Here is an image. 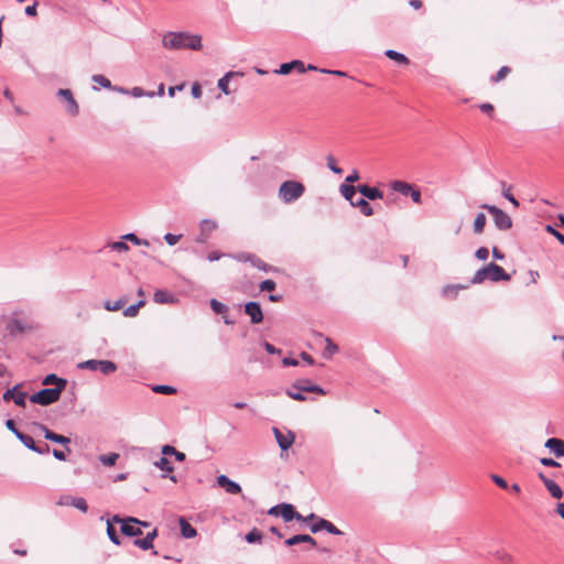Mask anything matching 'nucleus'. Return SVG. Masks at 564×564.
<instances>
[{"instance_id": "f704fd0d", "label": "nucleus", "mask_w": 564, "mask_h": 564, "mask_svg": "<svg viewBox=\"0 0 564 564\" xmlns=\"http://www.w3.org/2000/svg\"><path fill=\"white\" fill-rule=\"evenodd\" d=\"M145 305V301L141 299L138 303L132 304L123 310V315L126 317H134L138 315L139 310Z\"/></svg>"}, {"instance_id": "7ed1b4c3", "label": "nucleus", "mask_w": 564, "mask_h": 564, "mask_svg": "<svg viewBox=\"0 0 564 564\" xmlns=\"http://www.w3.org/2000/svg\"><path fill=\"white\" fill-rule=\"evenodd\" d=\"M305 192V186L297 181H285L279 187V197L284 204L297 200Z\"/></svg>"}, {"instance_id": "bf43d9fd", "label": "nucleus", "mask_w": 564, "mask_h": 564, "mask_svg": "<svg viewBox=\"0 0 564 564\" xmlns=\"http://www.w3.org/2000/svg\"><path fill=\"white\" fill-rule=\"evenodd\" d=\"M359 178H360L359 172L357 170H352L351 173L346 176L344 184L352 185Z\"/></svg>"}, {"instance_id": "c03bdc74", "label": "nucleus", "mask_w": 564, "mask_h": 564, "mask_svg": "<svg viewBox=\"0 0 564 564\" xmlns=\"http://www.w3.org/2000/svg\"><path fill=\"white\" fill-rule=\"evenodd\" d=\"M209 305H210V308L216 314H226L228 312V306L225 305L224 303L217 301L216 299H212L209 302Z\"/></svg>"}, {"instance_id": "5701e85b", "label": "nucleus", "mask_w": 564, "mask_h": 564, "mask_svg": "<svg viewBox=\"0 0 564 564\" xmlns=\"http://www.w3.org/2000/svg\"><path fill=\"white\" fill-rule=\"evenodd\" d=\"M350 205L352 207L359 208L360 213L364 216L370 217L375 214L372 206L362 195L359 198H355V200Z\"/></svg>"}, {"instance_id": "a878e982", "label": "nucleus", "mask_w": 564, "mask_h": 564, "mask_svg": "<svg viewBox=\"0 0 564 564\" xmlns=\"http://www.w3.org/2000/svg\"><path fill=\"white\" fill-rule=\"evenodd\" d=\"M42 383L44 386L53 384L54 388H61V391H63L66 388L67 380L56 376L55 373H50L43 379Z\"/></svg>"}, {"instance_id": "393cba45", "label": "nucleus", "mask_w": 564, "mask_h": 564, "mask_svg": "<svg viewBox=\"0 0 564 564\" xmlns=\"http://www.w3.org/2000/svg\"><path fill=\"white\" fill-rule=\"evenodd\" d=\"M153 301L159 304H174L177 299L164 290H156L153 294Z\"/></svg>"}, {"instance_id": "69168bd1", "label": "nucleus", "mask_w": 564, "mask_h": 564, "mask_svg": "<svg viewBox=\"0 0 564 564\" xmlns=\"http://www.w3.org/2000/svg\"><path fill=\"white\" fill-rule=\"evenodd\" d=\"M409 195L411 196V198L414 203H416V204L422 203L421 192L417 188L412 186V191H410Z\"/></svg>"}, {"instance_id": "8fccbe9b", "label": "nucleus", "mask_w": 564, "mask_h": 564, "mask_svg": "<svg viewBox=\"0 0 564 564\" xmlns=\"http://www.w3.org/2000/svg\"><path fill=\"white\" fill-rule=\"evenodd\" d=\"M326 161H327V166H328V169H329L333 173L338 174V175L343 173V169H341V167H339V166L336 164V160L334 159V156H333V155H328V156L326 158Z\"/></svg>"}, {"instance_id": "1a4fd4ad", "label": "nucleus", "mask_w": 564, "mask_h": 564, "mask_svg": "<svg viewBox=\"0 0 564 564\" xmlns=\"http://www.w3.org/2000/svg\"><path fill=\"white\" fill-rule=\"evenodd\" d=\"M245 313L250 317L252 324H259L263 321L262 308L258 302H247L245 304Z\"/></svg>"}, {"instance_id": "cd10ccee", "label": "nucleus", "mask_w": 564, "mask_h": 564, "mask_svg": "<svg viewBox=\"0 0 564 564\" xmlns=\"http://www.w3.org/2000/svg\"><path fill=\"white\" fill-rule=\"evenodd\" d=\"M180 528L181 534L185 539H192L197 534L196 529L191 523H188L184 518H180Z\"/></svg>"}, {"instance_id": "49530a36", "label": "nucleus", "mask_w": 564, "mask_h": 564, "mask_svg": "<svg viewBox=\"0 0 564 564\" xmlns=\"http://www.w3.org/2000/svg\"><path fill=\"white\" fill-rule=\"evenodd\" d=\"M133 545L143 551L153 549V543L147 536H144L142 539H135L133 541Z\"/></svg>"}, {"instance_id": "72a5a7b5", "label": "nucleus", "mask_w": 564, "mask_h": 564, "mask_svg": "<svg viewBox=\"0 0 564 564\" xmlns=\"http://www.w3.org/2000/svg\"><path fill=\"white\" fill-rule=\"evenodd\" d=\"M545 488L553 498L561 499L563 497L562 488L554 480L545 481Z\"/></svg>"}, {"instance_id": "20e7f679", "label": "nucleus", "mask_w": 564, "mask_h": 564, "mask_svg": "<svg viewBox=\"0 0 564 564\" xmlns=\"http://www.w3.org/2000/svg\"><path fill=\"white\" fill-rule=\"evenodd\" d=\"M480 208L486 209L492 216L497 229L506 231L512 227L511 217L501 208L489 204H482Z\"/></svg>"}, {"instance_id": "473e14b6", "label": "nucleus", "mask_w": 564, "mask_h": 564, "mask_svg": "<svg viewBox=\"0 0 564 564\" xmlns=\"http://www.w3.org/2000/svg\"><path fill=\"white\" fill-rule=\"evenodd\" d=\"M325 343H326V346H325V349L323 351V357L326 358V359H329L332 358L335 354L338 352L339 348L338 346L333 343V340L328 337L325 338Z\"/></svg>"}, {"instance_id": "6e6552de", "label": "nucleus", "mask_w": 564, "mask_h": 564, "mask_svg": "<svg viewBox=\"0 0 564 564\" xmlns=\"http://www.w3.org/2000/svg\"><path fill=\"white\" fill-rule=\"evenodd\" d=\"M141 520L128 517L124 519V522L120 527V531L123 535L127 536H139L142 534V530L140 528Z\"/></svg>"}, {"instance_id": "c85d7f7f", "label": "nucleus", "mask_w": 564, "mask_h": 564, "mask_svg": "<svg viewBox=\"0 0 564 564\" xmlns=\"http://www.w3.org/2000/svg\"><path fill=\"white\" fill-rule=\"evenodd\" d=\"M486 215L484 213H478L474 219L473 231L475 235H481L484 232L486 226Z\"/></svg>"}, {"instance_id": "412c9836", "label": "nucleus", "mask_w": 564, "mask_h": 564, "mask_svg": "<svg viewBox=\"0 0 564 564\" xmlns=\"http://www.w3.org/2000/svg\"><path fill=\"white\" fill-rule=\"evenodd\" d=\"M300 543H307L312 546H316V540L310 534H296L284 541V544L288 546L297 545Z\"/></svg>"}, {"instance_id": "f257e3e1", "label": "nucleus", "mask_w": 564, "mask_h": 564, "mask_svg": "<svg viewBox=\"0 0 564 564\" xmlns=\"http://www.w3.org/2000/svg\"><path fill=\"white\" fill-rule=\"evenodd\" d=\"M162 45L167 50L199 51L203 47L202 36L188 32H166L162 37Z\"/></svg>"}, {"instance_id": "c756f323", "label": "nucleus", "mask_w": 564, "mask_h": 564, "mask_svg": "<svg viewBox=\"0 0 564 564\" xmlns=\"http://www.w3.org/2000/svg\"><path fill=\"white\" fill-rule=\"evenodd\" d=\"M238 73L228 72L221 78L218 79V88L225 94L229 95L231 91L229 89V79L234 76H238Z\"/></svg>"}, {"instance_id": "f8f14e48", "label": "nucleus", "mask_w": 564, "mask_h": 564, "mask_svg": "<svg viewBox=\"0 0 564 564\" xmlns=\"http://www.w3.org/2000/svg\"><path fill=\"white\" fill-rule=\"evenodd\" d=\"M273 434L279 447L282 451H288L294 443L295 435L291 431H289L286 434H283L278 427H273Z\"/></svg>"}, {"instance_id": "a19ab883", "label": "nucleus", "mask_w": 564, "mask_h": 564, "mask_svg": "<svg viewBox=\"0 0 564 564\" xmlns=\"http://www.w3.org/2000/svg\"><path fill=\"white\" fill-rule=\"evenodd\" d=\"M154 465L160 468L162 471L165 473H172L173 471V465L172 463L165 457L161 456L158 462L154 463Z\"/></svg>"}, {"instance_id": "b1692460", "label": "nucleus", "mask_w": 564, "mask_h": 564, "mask_svg": "<svg viewBox=\"0 0 564 564\" xmlns=\"http://www.w3.org/2000/svg\"><path fill=\"white\" fill-rule=\"evenodd\" d=\"M241 260L250 262L253 267L258 268L259 270H262L264 272H268L271 267L267 264L264 261H262L259 257L252 253H243L240 256Z\"/></svg>"}, {"instance_id": "bb28decb", "label": "nucleus", "mask_w": 564, "mask_h": 564, "mask_svg": "<svg viewBox=\"0 0 564 564\" xmlns=\"http://www.w3.org/2000/svg\"><path fill=\"white\" fill-rule=\"evenodd\" d=\"M339 192L343 195V197L351 204L356 198V193L358 192V185H349V184H341L339 186Z\"/></svg>"}, {"instance_id": "f3484780", "label": "nucleus", "mask_w": 564, "mask_h": 564, "mask_svg": "<svg viewBox=\"0 0 564 564\" xmlns=\"http://www.w3.org/2000/svg\"><path fill=\"white\" fill-rule=\"evenodd\" d=\"M293 69L297 70L300 74H303L306 72V68H305V65L302 61L300 59H293L289 63H283L280 65V68L274 70L276 74H281V75H288L290 74Z\"/></svg>"}, {"instance_id": "a18cd8bd", "label": "nucleus", "mask_w": 564, "mask_h": 564, "mask_svg": "<svg viewBox=\"0 0 564 564\" xmlns=\"http://www.w3.org/2000/svg\"><path fill=\"white\" fill-rule=\"evenodd\" d=\"M119 458V454L117 453H110L108 455H101L99 457V460L105 465V466H113L117 460Z\"/></svg>"}, {"instance_id": "6ab92c4d", "label": "nucleus", "mask_w": 564, "mask_h": 564, "mask_svg": "<svg viewBox=\"0 0 564 564\" xmlns=\"http://www.w3.org/2000/svg\"><path fill=\"white\" fill-rule=\"evenodd\" d=\"M358 193H360L367 200L382 199L383 193L375 186L367 184H358Z\"/></svg>"}, {"instance_id": "3c124183", "label": "nucleus", "mask_w": 564, "mask_h": 564, "mask_svg": "<svg viewBox=\"0 0 564 564\" xmlns=\"http://www.w3.org/2000/svg\"><path fill=\"white\" fill-rule=\"evenodd\" d=\"M510 68L508 66H502L495 76L491 77L492 83H498L502 80L509 73Z\"/></svg>"}, {"instance_id": "09e8293b", "label": "nucleus", "mask_w": 564, "mask_h": 564, "mask_svg": "<svg viewBox=\"0 0 564 564\" xmlns=\"http://www.w3.org/2000/svg\"><path fill=\"white\" fill-rule=\"evenodd\" d=\"M91 79H93L94 83L100 85L104 88H108L109 89V88L112 87L111 86V82L107 77H105L104 75H94Z\"/></svg>"}, {"instance_id": "f03ea898", "label": "nucleus", "mask_w": 564, "mask_h": 564, "mask_svg": "<svg viewBox=\"0 0 564 564\" xmlns=\"http://www.w3.org/2000/svg\"><path fill=\"white\" fill-rule=\"evenodd\" d=\"M511 279L505 269L495 262H490L475 272L470 279L471 284H481L486 280L492 282L509 281Z\"/></svg>"}, {"instance_id": "603ef678", "label": "nucleus", "mask_w": 564, "mask_h": 564, "mask_svg": "<svg viewBox=\"0 0 564 564\" xmlns=\"http://www.w3.org/2000/svg\"><path fill=\"white\" fill-rule=\"evenodd\" d=\"M496 558L501 563V564H512L513 562V557L507 553V552H503V551H499L496 553Z\"/></svg>"}, {"instance_id": "2eb2a0df", "label": "nucleus", "mask_w": 564, "mask_h": 564, "mask_svg": "<svg viewBox=\"0 0 564 564\" xmlns=\"http://www.w3.org/2000/svg\"><path fill=\"white\" fill-rule=\"evenodd\" d=\"M217 485L230 495H238L241 492V486L228 478L226 475H219L217 477Z\"/></svg>"}, {"instance_id": "680f3d73", "label": "nucleus", "mask_w": 564, "mask_h": 564, "mask_svg": "<svg viewBox=\"0 0 564 564\" xmlns=\"http://www.w3.org/2000/svg\"><path fill=\"white\" fill-rule=\"evenodd\" d=\"M540 463H541L543 466H545V467H554V468H556V467H560V466H561V464H560L558 462H556V460H555V459H553V458H549V457H542V458L540 459Z\"/></svg>"}, {"instance_id": "13d9d810", "label": "nucleus", "mask_w": 564, "mask_h": 564, "mask_svg": "<svg viewBox=\"0 0 564 564\" xmlns=\"http://www.w3.org/2000/svg\"><path fill=\"white\" fill-rule=\"evenodd\" d=\"M491 480L501 489H509L508 482L499 475H491Z\"/></svg>"}, {"instance_id": "4d7b16f0", "label": "nucleus", "mask_w": 564, "mask_h": 564, "mask_svg": "<svg viewBox=\"0 0 564 564\" xmlns=\"http://www.w3.org/2000/svg\"><path fill=\"white\" fill-rule=\"evenodd\" d=\"M181 237H182L181 235H174V234L167 232L164 235V240L169 246H174L178 242Z\"/></svg>"}, {"instance_id": "864d4df0", "label": "nucleus", "mask_w": 564, "mask_h": 564, "mask_svg": "<svg viewBox=\"0 0 564 564\" xmlns=\"http://www.w3.org/2000/svg\"><path fill=\"white\" fill-rule=\"evenodd\" d=\"M466 288L467 286L462 285V284L446 285L443 289V293H444V295H447L449 292H452L453 296H456L458 290H463V289H466Z\"/></svg>"}, {"instance_id": "423d86ee", "label": "nucleus", "mask_w": 564, "mask_h": 564, "mask_svg": "<svg viewBox=\"0 0 564 564\" xmlns=\"http://www.w3.org/2000/svg\"><path fill=\"white\" fill-rule=\"evenodd\" d=\"M79 369H87L90 371H100L102 375H111L117 370V365L111 360H97L89 359L82 361L77 365Z\"/></svg>"}, {"instance_id": "39448f33", "label": "nucleus", "mask_w": 564, "mask_h": 564, "mask_svg": "<svg viewBox=\"0 0 564 564\" xmlns=\"http://www.w3.org/2000/svg\"><path fill=\"white\" fill-rule=\"evenodd\" d=\"M61 388H44L30 397V401L43 406L50 405L61 398Z\"/></svg>"}, {"instance_id": "4be33fe9", "label": "nucleus", "mask_w": 564, "mask_h": 564, "mask_svg": "<svg viewBox=\"0 0 564 564\" xmlns=\"http://www.w3.org/2000/svg\"><path fill=\"white\" fill-rule=\"evenodd\" d=\"M7 329L10 335L15 336L18 334H23L30 329V327L18 318H11L7 324Z\"/></svg>"}, {"instance_id": "6e6d98bb", "label": "nucleus", "mask_w": 564, "mask_h": 564, "mask_svg": "<svg viewBox=\"0 0 564 564\" xmlns=\"http://www.w3.org/2000/svg\"><path fill=\"white\" fill-rule=\"evenodd\" d=\"M476 259L480 261H486L489 257V250L486 247H480L475 252Z\"/></svg>"}, {"instance_id": "5fc2aeb1", "label": "nucleus", "mask_w": 564, "mask_h": 564, "mask_svg": "<svg viewBox=\"0 0 564 564\" xmlns=\"http://www.w3.org/2000/svg\"><path fill=\"white\" fill-rule=\"evenodd\" d=\"M109 246L112 250L118 251V252H123V251L129 250V246L122 240L115 241V242L110 243Z\"/></svg>"}, {"instance_id": "e433bc0d", "label": "nucleus", "mask_w": 564, "mask_h": 564, "mask_svg": "<svg viewBox=\"0 0 564 564\" xmlns=\"http://www.w3.org/2000/svg\"><path fill=\"white\" fill-rule=\"evenodd\" d=\"M501 194L505 198H507L514 207H519V202L517 198L510 193V186H507L506 182H500Z\"/></svg>"}, {"instance_id": "ddd939ff", "label": "nucleus", "mask_w": 564, "mask_h": 564, "mask_svg": "<svg viewBox=\"0 0 564 564\" xmlns=\"http://www.w3.org/2000/svg\"><path fill=\"white\" fill-rule=\"evenodd\" d=\"M293 388L304 392L318 393L322 395L326 394V391L322 387L311 383L308 379L296 380L295 382H293Z\"/></svg>"}, {"instance_id": "4c0bfd02", "label": "nucleus", "mask_w": 564, "mask_h": 564, "mask_svg": "<svg viewBox=\"0 0 564 564\" xmlns=\"http://www.w3.org/2000/svg\"><path fill=\"white\" fill-rule=\"evenodd\" d=\"M18 440L29 449L31 451H37V444L34 442L33 437L28 434H20Z\"/></svg>"}, {"instance_id": "a211bd4d", "label": "nucleus", "mask_w": 564, "mask_h": 564, "mask_svg": "<svg viewBox=\"0 0 564 564\" xmlns=\"http://www.w3.org/2000/svg\"><path fill=\"white\" fill-rule=\"evenodd\" d=\"M41 430L44 432V437L51 442L67 446L70 443V438L62 434H57L51 431L47 426L41 424ZM67 452H70L69 447H66Z\"/></svg>"}, {"instance_id": "9d476101", "label": "nucleus", "mask_w": 564, "mask_h": 564, "mask_svg": "<svg viewBox=\"0 0 564 564\" xmlns=\"http://www.w3.org/2000/svg\"><path fill=\"white\" fill-rule=\"evenodd\" d=\"M322 530L327 531L329 534L341 535L343 532L330 521L319 518L315 523L311 525L312 533H317Z\"/></svg>"}, {"instance_id": "de8ad7c7", "label": "nucleus", "mask_w": 564, "mask_h": 564, "mask_svg": "<svg viewBox=\"0 0 564 564\" xmlns=\"http://www.w3.org/2000/svg\"><path fill=\"white\" fill-rule=\"evenodd\" d=\"M70 506L80 510L82 512H87L88 510V505L86 500L82 497H75L74 499H72Z\"/></svg>"}, {"instance_id": "4468645a", "label": "nucleus", "mask_w": 564, "mask_h": 564, "mask_svg": "<svg viewBox=\"0 0 564 564\" xmlns=\"http://www.w3.org/2000/svg\"><path fill=\"white\" fill-rule=\"evenodd\" d=\"M280 516L285 522L292 520H304V517L295 510V507L291 503H280Z\"/></svg>"}, {"instance_id": "e2e57ef3", "label": "nucleus", "mask_w": 564, "mask_h": 564, "mask_svg": "<svg viewBox=\"0 0 564 564\" xmlns=\"http://www.w3.org/2000/svg\"><path fill=\"white\" fill-rule=\"evenodd\" d=\"M6 427L11 431L17 436V438L20 434H22V432L17 429V425L12 419H8L6 421Z\"/></svg>"}, {"instance_id": "338daca9", "label": "nucleus", "mask_w": 564, "mask_h": 564, "mask_svg": "<svg viewBox=\"0 0 564 564\" xmlns=\"http://www.w3.org/2000/svg\"><path fill=\"white\" fill-rule=\"evenodd\" d=\"M131 95L133 97H142V96H150L152 97L154 94L153 93H144V90L140 87H133L132 90H131Z\"/></svg>"}, {"instance_id": "0eeeda50", "label": "nucleus", "mask_w": 564, "mask_h": 564, "mask_svg": "<svg viewBox=\"0 0 564 564\" xmlns=\"http://www.w3.org/2000/svg\"><path fill=\"white\" fill-rule=\"evenodd\" d=\"M57 96L63 99L66 104V111L70 116H77L79 112V107L77 101L75 100L73 93L67 88H61L57 90Z\"/></svg>"}, {"instance_id": "37998d69", "label": "nucleus", "mask_w": 564, "mask_h": 564, "mask_svg": "<svg viewBox=\"0 0 564 564\" xmlns=\"http://www.w3.org/2000/svg\"><path fill=\"white\" fill-rule=\"evenodd\" d=\"M152 391L160 394L171 395L176 393V389L167 384H156L152 388Z\"/></svg>"}, {"instance_id": "052dcab7", "label": "nucleus", "mask_w": 564, "mask_h": 564, "mask_svg": "<svg viewBox=\"0 0 564 564\" xmlns=\"http://www.w3.org/2000/svg\"><path fill=\"white\" fill-rule=\"evenodd\" d=\"M276 284L273 280H264L260 283L261 291H273Z\"/></svg>"}, {"instance_id": "ea45409f", "label": "nucleus", "mask_w": 564, "mask_h": 564, "mask_svg": "<svg viewBox=\"0 0 564 564\" xmlns=\"http://www.w3.org/2000/svg\"><path fill=\"white\" fill-rule=\"evenodd\" d=\"M245 540L250 544L260 543L262 540V533L257 528H253L245 535Z\"/></svg>"}, {"instance_id": "58836bf2", "label": "nucleus", "mask_w": 564, "mask_h": 564, "mask_svg": "<svg viewBox=\"0 0 564 564\" xmlns=\"http://www.w3.org/2000/svg\"><path fill=\"white\" fill-rule=\"evenodd\" d=\"M107 534H108L109 540L113 544H116V545H120L121 544L120 536H119L116 528L112 525V522H107Z\"/></svg>"}, {"instance_id": "dca6fc26", "label": "nucleus", "mask_w": 564, "mask_h": 564, "mask_svg": "<svg viewBox=\"0 0 564 564\" xmlns=\"http://www.w3.org/2000/svg\"><path fill=\"white\" fill-rule=\"evenodd\" d=\"M217 228L216 221L212 219H203L200 221V234L196 238V242L205 243L210 236V232Z\"/></svg>"}, {"instance_id": "7c9ffc66", "label": "nucleus", "mask_w": 564, "mask_h": 564, "mask_svg": "<svg viewBox=\"0 0 564 564\" xmlns=\"http://www.w3.org/2000/svg\"><path fill=\"white\" fill-rule=\"evenodd\" d=\"M412 186L413 185L404 181H393L391 183V188L404 196L409 195L410 191H412Z\"/></svg>"}, {"instance_id": "9b49d317", "label": "nucleus", "mask_w": 564, "mask_h": 564, "mask_svg": "<svg viewBox=\"0 0 564 564\" xmlns=\"http://www.w3.org/2000/svg\"><path fill=\"white\" fill-rule=\"evenodd\" d=\"M20 388V384H17L14 386L12 389H9L7 390L3 395H2V399L4 401H10V400H13V402L18 405V406H22L24 408L25 406V400H26V392H22V391H19L18 392V389Z\"/></svg>"}, {"instance_id": "c9c22d12", "label": "nucleus", "mask_w": 564, "mask_h": 564, "mask_svg": "<svg viewBox=\"0 0 564 564\" xmlns=\"http://www.w3.org/2000/svg\"><path fill=\"white\" fill-rule=\"evenodd\" d=\"M126 303H127V297L123 296V297H120L119 300H117L115 302L106 301L105 304H104V307L107 311L116 312V311L121 310L124 306Z\"/></svg>"}, {"instance_id": "79ce46f5", "label": "nucleus", "mask_w": 564, "mask_h": 564, "mask_svg": "<svg viewBox=\"0 0 564 564\" xmlns=\"http://www.w3.org/2000/svg\"><path fill=\"white\" fill-rule=\"evenodd\" d=\"M285 393L288 397H290L291 399L296 400V401H305L306 400L304 391L296 390L295 388H293V384L285 390Z\"/></svg>"}, {"instance_id": "2f4dec72", "label": "nucleus", "mask_w": 564, "mask_h": 564, "mask_svg": "<svg viewBox=\"0 0 564 564\" xmlns=\"http://www.w3.org/2000/svg\"><path fill=\"white\" fill-rule=\"evenodd\" d=\"M384 55H386L388 58H390V59H392V61H394V62H397V63H399V64H402V65H408V64H410V59H409L404 54H402V53H400V52H397V51H394V50H387V51L384 52Z\"/></svg>"}, {"instance_id": "774afa93", "label": "nucleus", "mask_w": 564, "mask_h": 564, "mask_svg": "<svg viewBox=\"0 0 564 564\" xmlns=\"http://www.w3.org/2000/svg\"><path fill=\"white\" fill-rule=\"evenodd\" d=\"M263 347L265 351L270 355L281 354V349L274 347L272 344L264 341Z\"/></svg>"}, {"instance_id": "0e129e2a", "label": "nucleus", "mask_w": 564, "mask_h": 564, "mask_svg": "<svg viewBox=\"0 0 564 564\" xmlns=\"http://www.w3.org/2000/svg\"><path fill=\"white\" fill-rule=\"evenodd\" d=\"M546 230L551 232L558 240L560 243L564 245V235L562 232L553 228L551 225L546 226Z\"/></svg>"}, {"instance_id": "aec40b11", "label": "nucleus", "mask_w": 564, "mask_h": 564, "mask_svg": "<svg viewBox=\"0 0 564 564\" xmlns=\"http://www.w3.org/2000/svg\"><path fill=\"white\" fill-rule=\"evenodd\" d=\"M544 446L557 458L564 457V441L557 437L547 438Z\"/></svg>"}]
</instances>
